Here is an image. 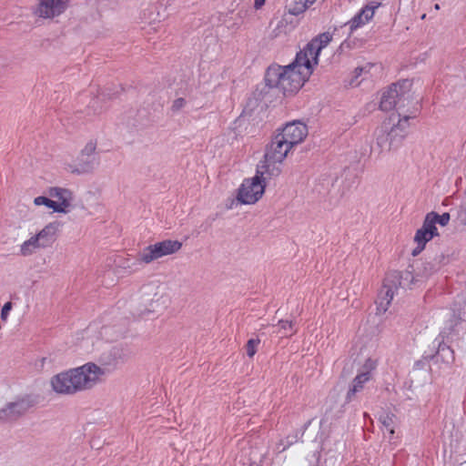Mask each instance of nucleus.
I'll return each mask as SVG.
<instances>
[{
    "instance_id": "nucleus-1",
    "label": "nucleus",
    "mask_w": 466,
    "mask_h": 466,
    "mask_svg": "<svg viewBox=\"0 0 466 466\" xmlns=\"http://www.w3.org/2000/svg\"><path fill=\"white\" fill-rule=\"evenodd\" d=\"M313 69L306 55L298 53L295 60L288 66H269L266 73V83L285 96L293 95L309 80Z\"/></svg>"
},
{
    "instance_id": "nucleus-2",
    "label": "nucleus",
    "mask_w": 466,
    "mask_h": 466,
    "mask_svg": "<svg viewBox=\"0 0 466 466\" xmlns=\"http://www.w3.org/2000/svg\"><path fill=\"white\" fill-rule=\"evenodd\" d=\"M138 300L137 311L141 317L164 310L170 304L167 283L158 278L148 279L138 289Z\"/></svg>"
},
{
    "instance_id": "nucleus-3",
    "label": "nucleus",
    "mask_w": 466,
    "mask_h": 466,
    "mask_svg": "<svg viewBox=\"0 0 466 466\" xmlns=\"http://www.w3.org/2000/svg\"><path fill=\"white\" fill-rule=\"evenodd\" d=\"M410 117L392 114L375 131L376 144L382 152L397 149L408 134Z\"/></svg>"
},
{
    "instance_id": "nucleus-4",
    "label": "nucleus",
    "mask_w": 466,
    "mask_h": 466,
    "mask_svg": "<svg viewBox=\"0 0 466 466\" xmlns=\"http://www.w3.org/2000/svg\"><path fill=\"white\" fill-rule=\"evenodd\" d=\"M291 149L283 137L276 135L267 146L263 160L258 164L259 173H267L268 177L279 176L284 160Z\"/></svg>"
},
{
    "instance_id": "nucleus-5",
    "label": "nucleus",
    "mask_w": 466,
    "mask_h": 466,
    "mask_svg": "<svg viewBox=\"0 0 466 466\" xmlns=\"http://www.w3.org/2000/svg\"><path fill=\"white\" fill-rule=\"evenodd\" d=\"M414 278L410 270L390 271L384 279L383 285L378 294L377 312L385 313L394 298L399 288H410L413 283Z\"/></svg>"
},
{
    "instance_id": "nucleus-6",
    "label": "nucleus",
    "mask_w": 466,
    "mask_h": 466,
    "mask_svg": "<svg viewBox=\"0 0 466 466\" xmlns=\"http://www.w3.org/2000/svg\"><path fill=\"white\" fill-rule=\"evenodd\" d=\"M413 100L412 82L409 79L399 81L382 93L380 107L390 111L394 108H404Z\"/></svg>"
},
{
    "instance_id": "nucleus-7",
    "label": "nucleus",
    "mask_w": 466,
    "mask_h": 466,
    "mask_svg": "<svg viewBox=\"0 0 466 466\" xmlns=\"http://www.w3.org/2000/svg\"><path fill=\"white\" fill-rule=\"evenodd\" d=\"M267 173H259L257 166L256 175L245 178L237 190L236 200L240 205H254L264 195L266 188Z\"/></svg>"
},
{
    "instance_id": "nucleus-8",
    "label": "nucleus",
    "mask_w": 466,
    "mask_h": 466,
    "mask_svg": "<svg viewBox=\"0 0 466 466\" xmlns=\"http://www.w3.org/2000/svg\"><path fill=\"white\" fill-rule=\"evenodd\" d=\"M58 229L57 222L48 223L19 246V254L22 257H29L42 248L50 247L56 240Z\"/></svg>"
},
{
    "instance_id": "nucleus-9",
    "label": "nucleus",
    "mask_w": 466,
    "mask_h": 466,
    "mask_svg": "<svg viewBox=\"0 0 466 466\" xmlns=\"http://www.w3.org/2000/svg\"><path fill=\"white\" fill-rule=\"evenodd\" d=\"M181 248L180 241L166 239L145 247L137 253V258L139 264L148 265L163 257L178 252Z\"/></svg>"
},
{
    "instance_id": "nucleus-10",
    "label": "nucleus",
    "mask_w": 466,
    "mask_h": 466,
    "mask_svg": "<svg viewBox=\"0 0 466 466\" xmlns=\"http://www.w3.org/2000/svg\"><path fill=\"white\" fill-rule=\"evenodd\" d=\"M73 369L81 392L104 383L106 378V370L92 361Z\"/></svg>"
},
{
    "instance_id": "nucleus-11",
    "label": "nucleus",
    "mask_w": 466,
    "mask_h": 466,
    "mask_svg": "<svg viewBox=\"0 0 466 466\" xmlns=\"http://www.w3.org/2000/svg\"><path fill=\"white\" fill-rule=\"evenodd\" d=\"M52 390L59 395H74L81 392L74 369L62 371L50 379Z\"/></svg>"
},
{
    "instance_id": "nucleus-12",
    "label": "nucleus",
    "mask_w": 466,
    "mask_h": 466,
    "mask_svg": "<svg viewBox=\"0 0 466 466\" xmlns=\"http://www.w3.org/2000/svg\"><path fill=\"white\" fill-rule=\"evenodd\" d=\"M98 160H91L81 152L74 157H65L62 160L63 169L71 175L83 176L93 173L98 167Z\"/></svg>"
},
{
    "instance_id": "nucleus-13",
    "label": "nucleus",
    "mask_w": 466,
    "mask_h": 466,
    "mask_svg": "<svg viewBox=\"0 0 466 466\" xmlns=\"http://www.w3.org/2000/svg\"><path fill=\"white\" fill-rule=\"evenodd\" d=\"M33 400L28 396L17 397L0 409L1 421H14L25 415L33 407Z\"/></svg>"
},
{
    "instance_id": "nucleus-14",
    "label": "nucleus",
    "mask_w": 466,
    "mask_h": 466,
    "mask_svg": "<svg viewBox=\"0 0 466 466\" xmlns=\"http://www.w3.org/2000/svg\"><path fill=\"white\" fill-rule=\"evenodd\" d=\"M308 134V127L303 122L293 121L288 123L277 135L283 137V140L293 148L295 146L302 143Z\"/></svg>"
},
{
    "instance_id": "nucleus-15",
    "label": "nucleus",
    "mask_w": 466,
    "mask_h": 466,
    "mask_svg": "<svg viewBox=\"0 0 466 466\" xmlns=\"http://www.w3.org/2000/svg\"><path fill=\"white\" fill-rule=\"evenodd\" d=\"M47 193L51 198H54L56 212L66 214L73 208L75 196L70 189L52 187Z\"/></svg>"
},
{
    "instance_id": "nucleus-16",
    "label": "nucleus",
    "mask_w": 466,
    "mask_h": 466,
    "mask_svg": "<svg viewBox=\"0 0 466 466\" xmlns=\"http://www.w3.org/2000/svg\"><path fill=\"white\" fill-rule=\"evenodd\" d=\"M332 40V35L329 32L320 34L318 37L312 39L301 51L299 55H306L311 66L314 67L318 64V57L320 51L327 46Z\"/></svg>"
},
{
    "instance_id": "nucleus-17",
    "label": "nucleus",
    "mask_w": 466,
    "mask_h": 466,
    "mask_svg": "<svg viewBox=\"0 0 466 466\" xmlns=\"http://www.w3.org/2000/svg\"><path fill=\"white\" fill-rule=\"evenodd\" d=\"M68 3L69 0H39L35 15L41 18L53 19L66 10Z\"/></svg>"
},
{
    "instance_id": "nucleus-18",
    "label": "nucleus",
    "mask_w": 466,
    "mask_h": 466,
    "mask_svg": "<svg viewBox=\"0 0 466 466\" xmlns=\"http://www.w3.org/2000/svg\"><path fill=\"white\" fill-rule=\"evenodd\" d=\"M124 359L125 354L121 347L109 346L101 352L98 361L100 363L99 366L105 368L107 374L111 368H115Z\"/></svg>"
},
{
    "instance_id": "nucleus-19",
    "label": "nucleus",
    "mask_w": 466,
    "mask_h": 466,
    "mask_svg": "<svg viewBox=\"0 0 466 466\" xmlns=\"http://www.w3.org/2000/svg\"><path fill=\"white\" fill-rule=\"evenodd\" d=\"M376 6H364L354 17H352L345 25L350 27V33L366 25L375 14Z\"/></svg>"
},
{
    "instance_id": "nucleus-20",
    "label": "nucleus",
    "mask_w": 466,
    "mask_h": 466,
    "mask_svg": "<svg viewBox=\"0 0 466 466\" xmlns=\"http://www.w3.org/2000/svg\"><path fill=\"white\" fill-rule=\"evenodd\" d=\"M378 342L376 338L359 334L354 341V350L361 354L371 353L376 350Z\"/></svg>"
},
{
    "instance_id": "nucleus-21",
    "label": "nucleus",
    "mask_w": 466,
    "mask_h": 466,
    "mask_svg": "<svg viewBox=\"0 0 466 466\" xmlns=\"http://www.w3.org/2000/svg\"><path fill=\"white\" fill-rule=\"evenodd\" d=\"M317 0H287V8L289 14L298 15L304 13Z\"/></svg>"
},
{
    "instance_id": "nucleus-22",
    "label": "nucleus",
    "mask_w": 466,
    "mask_h": 466,
    "mask_svg": "<svg viewBox=\"0 0 466 466\" xmlns=\"http://www.w3.org/2000/svg\"><path fill=\"white\" fill-rule=\"evenodd\" d=\"M437 234L418 229L414 236V242L418 245L412 251L413 256H417L425 247L426 243L432 239Z\"/></svg>"
},
{
    "instance_id": "nucleus-23",
    "label": "nucleus",
    "mask_w": 466,
    "mask_h": 466,
    "mask_svg": "<svg viewBox=\"0 0 466 466\" xmlns=\"http://www.w3.org/2000/svg\"><path fill=\"white\" fill-rule=\"evenodd\" d=\"M370 379L367 372H359L352 381V385L347 393L348 400L363 389L364 384Z\"/></svg>"
},
{
    "instance_id": "nucleus-24",
    "label": "nucleus",
    "mask_w": 466,
    "mask_h": 466,
    "mask_svg": "<svg viewBox=\"0 0 466 466\" xmlns=\"http://www.w3.org/2000/svg\"><path fill=\"white\" fill-rule=\"evenodd\" d=\"M96 150L97 140L95 138H91L85 143L80 152L91 160H98L96 157Z\"/></svg>"
},
{
    "instance_id": "nucleus-25",
    "label": "nucleus",
    "mask_w": 466,
    "mask_h": 466,
    "mask_svg": "<svg viewBox=\"0 0 466 466\" xmlns=\"http://www.w3.org/2000/svg\"><path fill=\"white\" fill-rule=\"evenodd\" d=\"M435 218V212L428 213L424 218L422 227L420 229L438 234L436 223L433 220Z\"/></svg>"
},
{
    "instance_id": "nucleus-26",
    "label": "nucleus",
    "mask_w": 466,
    "mask_h": 466,
    "mask_svg": "<svg viewBox=\"0 0 466 466\" xmlns=\"http://www.w3.org/2000/svg\"><path fill=\"white\" fill-rule=\"evenodd\" d=\"M380 421L383 427L389 431L390 434H394L395 416L392 413H383L380 416Z\"/></svg>"
},
{
    "instance_id": "nucleus-27",
    "label": "nucleus",
    "mask_w": 466,
    "mask_h": 466,
    "mask_svg": "<svg viewBox=\"0 0 466 466\" xmlns=\"http://www.w3.org/2000/svg\"><path fill=\"white\" fill-rule=\"evenodd\" d=\"M378 364V360L373 356H368L364 363L362 364L361 370L360 372H367L369 376H370V372L375 370Z\"/></svg>"
},
{
    "instance_id": "nucleus-28",
    "label": "nucleus",
    "mask_w": 466,
    "mask_h": 466,
    "mask_svg": "<svg viewBox=\"0 0 466 466\" xmlns=\"http://www.w3.org/2000/svg\"><path fill=\"white\" fill-rule=\"evenodd\" d=\"M34 204L35 206H46V208H51L54 212H56L55 202L50 197H36L34 199Z\"/></svg>"
},
{
    "instance_id": "nucleus-29",
    "label": "nucleus",
    "mask_w": 466,
    "mask_h": 466,
    "mask_svg": "<svg viewBox=\"0 0 466 466\" xmlns=\"http://www.w3.org/2000/svg\"><path fill=\"white\" fill-rule=\"evenodd\" d=\"M439 269V267L433 259L431 261H427L422 266V277L428 278L433 273L437 272Z\"/></svg>"
},
{
    "instance_id": "nucleus-30",
    "label": "nucleus",
    "mask_w": 466,
    "mask_h": 466,
    "mask_svg": "<svg viewBox=\"0 0 466 466\" xmlns=\"http://www.w3.org/2000/svg\"><path fill=\"white\" fill-rule=\"evenodd\" d=\"M259 340L251 339L247 343V354L249 358H252L257 352V346L258 345Z\"/></svg>"
},
{
    "instance_id": "nucleus-31",
    "label": "nucleus",
    "mask_w": 466,
    "mask_h": 466,
    "mask_svg": "<svg viewBox=\"0 0 466 466\" xmlns=\"http://www.w3.org/2000/svg\"><path fill=\"white\" fill-rule=\"evenodd\" d=\"M279 327L283 330L284 335H289V331H290L289 335L293 334V323L289 320H280Z\"/></svg>"
},
{
    "instance_id": "nucleus-32",
    "label": "nucleus",
    "mask_w": 466,
    "mask_h": 466,
    "mask_svg": "<svg viewBox=\"0 0 466 466\" xmlns=\"http://www.w3.org/2000/svg\"><path fill=\"white\" fill-rule=\"evenodd\" d=\"M186 105H187L186 99L183 97H178L173 101L171 109L174 112H177V111L181 110L182 108H184Z\"/></svg>"
},
{
    "instance_id": "nucleus-33",
    "label": "nucleus",
    "mask_w": 466,
    "mask_h": 466,
    "mask_svg": "<svg viewBox=\"0 0 466 466\" xmlns=\"http://www.w3.org/2000/svg\"><path fill=\"white\" fill-rule=\"evenodd\" d=\"M12 308H13V304L11 301L5 303V305L2 307L1 314H0L2 320H4V321L7 320Z\"/></svg>"
},
{
    "instance_id": "nucleus-34",
    "label": "nucleus",
    "mask_w": 466,
    "mask_h": 466,
    "mask_svg": "<svg viewBox=\"0 0 466 466\" xmlns=\"http://www.w3.org/2000/svg\"><path fill=\"white\" fill-rule=\"evenodd\" d=\"M435 218L433 219L435 223H439L441 226H446L450 221V214L443 213L442 215H438L435 213Z\"/></svg>"
},
{
    "instance_id": "nucleus-35",
    "label": "nucleus",
    "mask_w": 466,
    "mask_h": 466,
    "mask_svg": "<svg viewBox=\"0 0 466 466\" xmlns=\"http://www.w3.org/2000/svg\"><path fill=\"white\" fill-rule=\"evenodd\" d=\"M433 260L437 264L439 268H441L442 266H444L450 262V257L448 255L446 256L444 254H441L439 256H436L433 258Z\"/></svg>"
},
{
    "instance_id": "nucleus-36",
    "label": "nucleus",
    "mask_w": 466,
    "mask_h": 466,
    "mask_svg": "<svg viewBox=\"0 0 466 466\" xmlns=\"http://www.w3.org/2000/svg\"><path fill=\"white\" fill-rule=\"evenodd\" d=\"M363 72H366V67H357L354 71L355 78H358Z\"/></svg>"
},
{
    "instance_id": "nucleus-37",
    "label": "nucleus",
    "mask_w": 466,
    "mask_h": 466,
    "mask_svg": "<svg viewBox=\"0 0 466 466\" xmlns=\"http://www.w3.org/2000/svg\"><path fill=\"white\" fill-rule=\"evenodd\" d=\"M266 0H255L254 2V7L256 9H259L262 7V5L265 4Z\"/></svg>"
},
{
    "instance_id": "nucleus-38",
    "label": "nucleus",
    "mask_w": 466,
    "mask_h": 466,
    "mask_svg": "<svg viewBox=\"0 0 466 466\" xmlns=\"http://www.w3.org/2000/svg\"><path fill=\"white\" fill-rule=\"evenodd\" d=\"M441 352L442 354H443V353H445V352H446V353H448V354L450 355V357H451V360H453V359H454V358H453V352L451 350V349H450V348H447V349H444V348H443V349H441Z\"/></svg>"
},
{
    "instance_id": "nucleus-39",
    "label": "nucleus",
    "mask_w": 466,
    "mask_h": 466,
    "mask_svg": "<svg viewBox=\"0 0 466 466\" xmlns=\"http://www.w3.org/2000/svg\"><path fill=\"white\" fill-rule=\"evenodd\" d=\"M359 83H360V82H358V81H356V80H354V81H352V82H351V84H352V85H353V84H355L356 86H357V85H359Z\"/></svg>"
},
{
    "instance_id": "nucleus-40",
    "label": "nucleus",
    "mask_w": 466,
    "mask_h": 466,
    "mask_svg": "<svg viewBox=\"0 0 466 466\" xmlns=\"http://www.w3.org/2000/svg\"><path fill=\"white\" fill-rule=\"evenodd\" d=\"M149 24H153V25H155V24H156V20L149 21Z\"/></svg>"
},
{
    "instance_id": "nucleus-41",
    "label": "nucleus",
    "mask_w": 466,
    "mask_h": 466,
    "mask_svg": "<svg viewBox=\"0 0 466 466\" xmlns=\"http://www.w3.org/2000/svg\"><path fill=\"white\" fill-rule=\"evenodd\" d=\"M460 466H466V461L464 463H461Z\"/></svg>"
}]
</instances>
